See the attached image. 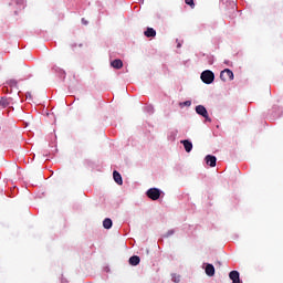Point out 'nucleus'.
Instances as JSON below:
<instances>
[{"label":"nucleus","mask_w":283,"mask_h":283,"mask_svg":"<svg viewBox=\"0 0 283 283\" xmlns=\"http://www.w3.org/2000/svg\"><path fill=\"white\" fill-rule=\"evenodd\" d=\"M220 78L221 81H227V78H229V81H233L234 75H233V71H231L230 69H226L220 73Z\"/></svg>","instance_id":"20e7f679"},{"label":"nucleus","mask_w":283,"mask_h":283,"mask_svg":"<svg viewBox=\"0 0 283 283\" xmlns=\"http://www.w3.org/2000/svg\"><path fill=\"white\" fill-rule=\"evenodd\" d=\"M25 96H27V99L32 101V93L28 92V93L25 94Z\"/></svg>","instance_id":"b1692460"},{"label":"nucleus","mask_w":283,"mask_h":283,"mask_svg":"<svg viewBox=\"0 0 283 283\" xmlns=\"http://www.w3.org/2000/svg\"><path fill=\"white\" fill-rule=\"evenodd\" d=\"M200 78L206 85H211L216 81V74L211 70H206L201 73Z\"/></svg>","instance_id":"f257e3e1"},{"label":"nucleus","mask_w":283,"mask_h":283,"mask_svg":"<svg viewBox=\"0 0 283 283\" xmlns=\"http://www.w3.org/2000/svg\"><path fill=\"white\" fill-rule=\"evenodd\" d=\"M206 275L213 277L216 275V268L211 263H207L205 266Z\"/></svg>","instance_id":"39448f33"},{"label":"nucleus","mask_w":283,"mask_h":283,"mask_svg":"<svg viewBox=\"0 0 283 283\" xmlns=\"http://www.w3.org/2000/svg\"><path fill=\"white\" fill-rule=\"evenodd\" d=\"M128 262H129L130 266H138V264H140V256L133 255L129 258Z\"/></svg>","instance_id":"9d476101"},{"label":"nucleus","mask_w":283,"mask_h":283,"mask_svg":"<svg viewBox=\"0 0 283 283\" xmlns=\"http://www.w3.org/2000/svg\"><path fill=\"white\" fill-rule=\"evenodd\" d=\"M113 179L116 185H123V176H120V172H118L117 170L113 171Z\"/></svg>","instance_id":"1a4fd4ad"},{"label":"nucleus","mask_w":283,"mask_h":283,"mask_svg":"<svg viewBox=\"0 0 283 283\" xmlns=\"http://www.w3.org/2000/svg\"><path fill=\"white\" fill-rule=\"evenodd\" d=\"M10 105V99L8 97H1L0 98V106L1 107H8Z\"/></svg>","instance_id":"dca6fc26"},{"label":"nucleus","mask_w":283,"mask_h":283,"mask_svg":"<svg viewBox=\"0 0 283 283\" xmlns=\"http://www.w3.org/2000/svg\"><path fill=\"white\" fill-rule=\"evenodd\" d=\"M181 46H182V44H180V43L177 44V48H181Z\"/></svg>","instance_id":"a878e982"},{"label":"nucleus","mask_w":283,"mask_h":283,"mask_svg":"<svg viewBox=\"0 0 283 283\" xmlns=\"http://www.w3.org/2000/svg\"><path fill=\"white\" fill-rule=\"evenodd\" d=\"M17 84H18L17 80L7 81V85H9L10 87H17Z\"/></svg>","instance_id":"6ab92c4d"},{"label":"nucleus","mask_w":283,"mask_h":283,"mask_svg":"<svg viewBox=\"0 0 283 283\" xmlns=\"http://www.w3.org/2000/svg\"><path fill=\"white\" fill-rule=\"evenodd\" d=\"M174 233H176V230L171 229L168 230L166 234H164V238H171V235H174Z\"/></svg>","instance_id":"aec40b11"},{"label":"nucleus","mask_w":283,"mask_h":283,"mask_svg":"<svg viewBox=\"0 0 283 283\" xmlns=\"http://www.w3.org/2000/svg\"><path fill=\"white\" fill-rule=\"evenodd\" d=\"M53 72H55V74H59V76L63 77L65 76V71H63L61 67L59 66H53L52 67Z\"/></svg>","instance_id":"2eb2a0df"},{"label":"nucleus","mask_w":283,"mask_h":283,"mask_svg":"<svg viewBox=\"0 0 283 283\" xmlns=\"http://www.w3.org/2000/svg\"><path fill=\"white\" fill-rule=\"evenodd\" d=\"M171 280H172V282L178 283V282H180V275L172 274V275H171Z\"/></svg>","instance_id":"5701e85b"},{"label":"nucleus","mask_w":283,"mask_h":283,"mask_svg":"<svg viewBox=\"0 0 283 283\" xmlns=\"http://www.w3.org/2000/svg\"><path fill=\"white\" fill-rule=\"evenodd\" d=\"M180 143L181 145H184L185 151H187V154H190V151L193 149V144L191 143V140L184 139Z\"/></svg>","instance_id":"0eeeda50"},{"label":"nucleus","mask_w":283,"mask_h":283,"mask_svg":"<svg viewBox=\"0 0 283 283\" xmlns=\"http://www.w3.org/2000/svg\"><path fill=\"white\" fill-rule=\"evenodd\" d=\"M178 136V129L172 128L168 130L167 138L170 143H174Z\"/></svg>","instance_id":"6e6552de"},{"label":"nucleus","mask_w":283,"mask_h":283,"mask_svg":"<svg viewBox=\"0 0 283 283\" xmlns=\"http://www.w3.org/2000/svg\"><path fill=\"white\" fill-rule=\"evenodd\" d=\"M144 112H146L147 114H154V106L147 105L146 107H144Z\"/></svg>","instance_id":"a211bd4d"},{"label":"nucleus","mask_w":283,"mask_h":283,"mask_svg":"<svg viewBox=\"0 0 283 283\" xmlns=\"http://www.w3.org/2000/svg\"><path fill=\"white\" fill-rule=\"evenodd\" d=\"M15 3L20 10H23V8H25V0H15Z\"/></svg>","instance_id":"f3484780"},{"label":"nucleus","mask_w":283,"mask_h":283,"mask_svg":"<svg viewBox=\"0 0 283 283\" xmlns=\"http://www.w3.org/2000/svg\"><path fill=\"white\" fill-rule=\"evenodd\" d=\"M161 195H163V190L158 188H149L146 191V196L150 200H159Z\"/></svg>","instance_id":"7ed1b4c3"},{"label":"nucleus","mask_w":283,"mask_h":283,"mask_svg":"<svg viewBox=\"0 0 283 283\" xmlns=\"http://www.w3.org/2000/svg\"><path fill=\"white\" fill-rule=\"evenodd\" d=\"M205 160H206V164L209 165V167H216L218 163V158L213 155H207Z\"/></svg>","instance_id":"423d86ee"},{"label":"nucleus","mask_w":283,"mask_h":283,"mask_svg":"<svg viewBox=\"0 0 283 283\" xmlns=\"http://www.w3.org/2000/svg\"><path fill=\"white\" fill-rule=\"evenodd\" d=\"M111 65L114 67V70H120V67H123V60L116 59L111 62Z\"/></svg>","instance_id":"9b49d317"},{"label":"nucleus","mask_w":283,"mask_h":283,"mask_svg":"<svg viewBox=\"0 0 283 283\" xmlns=\"http://www.w3.org/2000/svg\"><path fill=\"white\" fill-rule=\"evenodd\" d=\"M186 6H190V8H195L196 3L193 2V0H185Z\"/></svg>","instance_id":"4be33fe9"},{"label":"nucleus","mask_w":283,"mask_h":283,"mask_svg":"<svg viewBox=\"0 0 283 283\" xmlns=\"http://www.w3.org/2000/svg\"><path fill=\"white\" fill-rule=\"evenodd\" d=\"M229 277L230 280L235 281V280H240V272L233 270L229 273Z\"/></svg>","instance_id":"ddd939ff"},{"label":"nucleus","mask_w":283,"mask_h":283,"mask_svg":"<svg viewBox=\"0 0 283 283\" xmlns=\"http://www.w3.org/2000/svg\"><path fill=\"white\" fill-rule=\"evenodd\" d=\"M180 107H191V101L180 103Z\"/></svg>","instance_id":"412c9836"},{"label":"nucleus","mask_w":283,"mask_h":283,"mask_svg":"<svg viewBox=\"0 0 283 283\" xmlns=\"http://www.w3.org/2000/svg\"><path fill=\"white\" fill-rule=\"evenodd\" d=\"M144 34L147 36V39H154V36H156V31L154 28H147Z\"/></svg>","instance_id":"f8f14e48"},{"label":"nucleus","mask_w":283,"mask_h":283,"mask_svg":"<svg viewBox=\"0 0 283 283\" xmlns=\"http://www.w3.org/2000/svg\"><path fill=\"white\" fill-rule=\"evenodd\" d=\"M82 23H83L84 25H87V20H85V18H83V19H82Z\"/></svg>","instance_id":"393cba45"},{"label":"nucleus","mask_w":283,"mask_h":283,"mask_svg":"<svg viewBox=\"0 0 283 283\" xmlns=\"http://www.w3.org/2000/svg\"><path fill=\"white\" fill-rule=\"evenodd\" d=\"M196 114L198 116H202L207 120V123H211V118L209 117V112L207 111V107L205 105H197L195 108Z\"/></svg>","instance_id":"f03ea898"},{"label":"nucleus","mask_w":283,"mask_h":283,"mask_svg":"<svg viewBox=\"0 0 283 283\" xmlns=\"http://www.w3.org/2000/svg\"><path fill=\"white\" fill-rule=\"evenodd\" d=\"M113 224H114V222L109 218H106L103 221L104 229H112Z\"/></svg>","instance_id":"4468645a"}]
</instances>
